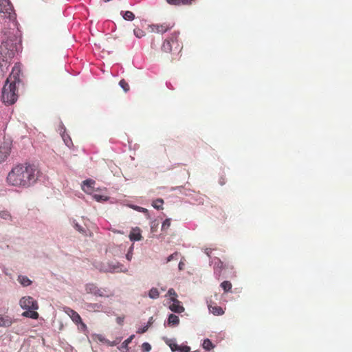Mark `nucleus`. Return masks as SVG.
I'll return each mask as SVG.
<instances>
[{
  "label": "nucleus",
  "instance_id": "obj_20",
  "mask_svg": "<svg viewBox=\"0 0 352 352\" xmlns=\"http://www.w3.org/2000/svg\"><path fill=\"white\" fill-rule=\"evenodd\" d=\"M22 313V316L32 319H37L38 318V314L36 310H32V309H26Z\"/></svg>",
  "mask_w": 352,
  "mask_h": 352
},
{
  "label": "nucleus",
  "instance_id": "obj_29",
  "mask_svg": "<svg viewBox=\"0 0 352 352\" xmlns=\"http://www.w3.org/2000/svg\"><path fill=\"white\" fill-rule=\"evenodd\" d=\"M130 207L136 211L145 213L148 216V217H149L148 211L146 208H142V207H140L138 206H135V205H131V206H130Z\"/></svg>",
  "mask_w": 352,
  "mask_h": 352
},
{
  "label": "nucleus",
  "instance_id": "obj_25",
  "mask_svg": "<svg viewBox=\"0 0 352 352\" xmlns=\"http://www.w3.org/2000/svg\"><path fill=\"white\" fill-rule=\"evenodd\" d=\"M148 297L151 299H157L159 298L160 296V292L158 291V289L155 287H152L149 291H148Z\"/></svg>",
  "mask_w": 352,
  "mask_h": 352
},
{
  "label": "nucleus",
  "instance_id": "obj_41",
  "mask_svg": "<svg viewBox=\"0 0 352 352\" xmlns=\"http://www.w3.org/2000/svg\"><path fill=\"white\" fill-rule=\"evenodd\" d=\"M178 256H179V254L178 252H174L173 254H170V256H168L166 258V263L168 262H170L173 260H177L178 259Z\"/></svg>",
  "mask_w": 352,
  "mask_h": 352
},
{
  "label": "nucleus",
  "instance_id": "obj_40",
  "mask_svg": "<svg viewBox=\"0 0 352 352\" xmlns=\"http://www.w3.org/2000/svg\"><path fill=\"white\" fill-rule=\"evenodd\" d=\"M133 245H132L129 250H128V252L127 254H126V258L129 261H131V259H132V256H133Z\"/></svg>",
  "mask_w": 352,
  "mask_h": 352
},
{
  "label": "nucleus",
  "instance_id": "obj_33",
  "mask_svg": "<svg viewBox=\"0 0 352 352\" xmlns=\"http://www.w3.org/2000/svg\"><path fill=\"white\" fill-rule=\"evenodd\" d=\"M134 337H135V335H131L126 340H125L122 343V349H127L129 344L132 341V340L134 338Z\"/></svg>",
  "mask_w": 352,
  "mask_h": 352
},
{
  "label": "nucleus",
  "instance_id": "obj_36",
  "mask_svg": "<svg viewBox=\"0 0 352 352\" xmlns=\"http://www.w3.org/2000/svg\"><path fill=\"white\" fill-rule=\"evenodd\" d=\"M170 348L171 349L172 351H176L179 349V345H178L177 343H175V340H170V342L168 344Z\"/></svg>",
  "mask_w": 352,
  "mask_h": 352
},
{
  "label": "nucleus",
  "instance_id": "obj_37",
  "mask_svg": "<svg viewBox=\"0 0 352 352\" xmlns=\"http://www.w3.org/2000/svg\"><path fill=\"white\" fill-rule=\"evenodd\" d=\"M142 350L144 352H149L151 350V346L148 342H144L142 344Z\"/></svg>",
  "mask_w": 352,
  "mask_h": 352
},
{
  "label": "nucleus",
  "instance_id": "obj_22",
  "mask_svg": "<svg viewBox=\"0 0 352 352\" xmlns=\"http://www.w3.org/2000/svg\"><path fill=\"white\" fill-rule=\"evenodd\" d=\"M208 309L210 312L212 313L214 316H221L224 314L223 309L219 306H212L208 305Z\"/></svg>",
  "mask_w": 352,
  "mask_h": 352
},
{
  "label": "nucleus",
  "instance_id": "obj_52",
  "mask_svg": "<svg viewBox=\"0 0 352 352\" xmlns=\"http://www.w3.org/2000/svg\"><path fill=\"white\" fill-rule=\"evenodd\" d=\"M118 344V342L116 341H113V342H110V344H108L109 346H115Z\"/></svg>",
  "mask_w": 352,
  "mask_h": 352
},
{
  "label": "nucleus",
  "instance_id": "obj_24",
  "mask_svg": "<svg viewBox=\"0 0 352 352\" xmlns=\"http://www.w3.org/2000/svg\"><path fill=\"white\" fill-rule=\"evenodd\" d=\"M86 307L88 309L94 311H100L103 307L100 303H87Z\"/></svg>",
  "mask_w": 352,
  "mask_h": 352
},
{
  "label": "nucleus",
  "instance_id": "obj_10",
  "mask_svg": "<svg viewBox=\"0 0 352 352\" xmlns=\"http://www.w3.org/2000/svg\"><path fill=\"white\" fill-rule=\"evenodd\" d=\"M170 301L173 302L172 305L169 306L170 311L177 314H180L184 311V307L180 305V301H179L176 298H171Z\"/></svg>",
  "mask_w": 352,
  "mask_h": 352
},
{
  "label": "nucleus",
  "instance_id": "obj_17",
  "mask_svg": "<svg viewBox=\"0 0 352 352\" xmlns=\"http://www.w3.org/2000/svg\"><path fill=\"white\" fill-rule=\"evenodd\" d=\"M153 31L157 33H164L169 30L172 27L168 25H153L151 26Z\"/></svg>",
  "mask_w": 352,
  "mask_h": 352
},
{
  "label": "nucleus",
  "instance_id": "obj_4",
  "mask_svg": "<svg viewBox=\"0 0 352 352\" xmlns=\"http://www.w3.org/2000/svg\"><path fill=\"white\" fill-rule=\"evenodd\" d=\"M21 73V65L15 64L12 67L10 76L7 78L6 83H14L15 85H19L22 81L20 78Z\"/></svg>",
  "mask_w": 352,
  "mask_h": 352
},
{
  "label": "nucleus",
  "instance_id": "obj_16",
  "mask_svg": "<svg viewBox=\"0 0 352 352\" xmlns=\"http://www.w3.org/2000/svg\"><path fill=\"white\" fill-rule=\"evenodd\" d=\"M96 182L91 179H86L82 182V189L86 192H90V190L94 188Z\"/></svg>",
  "mask_w": 352,
  "mask_h": 352
},
{
  "label": "nucleus",
  "instance_id": "obj_1",
  "mask_svg": "<svg viewBox=\"0 0 352 352\" xmlns=\"http://www.w3.org/2000/svg\"><path fill=\"white\" fill-rule=\"evenodd\" d=\"M38 173V171L34 165L20 164L10 171L7 181L12 186L27 188L36 182Z\"/></svg>",
  "mask_w": 352,
  "mask_h": 352
},
{
  "label": "nucleus",
  "instance_id": "obj_45",
  "mask_svg": "<svg viewBox=\"0 0 352 352\" xmlns=\"http://www.w3.org/2000/svg\"><path fill=\"white\" fill-rule=\"evenodd\" d=\"M167 294L168 296H175V297H177V294H176L175 291L174 290V289L173 288H170L167 292Z\"/></svg>",
  "mask_w": 352,
  "mask_h": 352
},
{
  "label": "nucleus",
  "instance_id": "obj_6",
  "mask_svg": "<svg viewBox=\"0 0 352 352\" xmlns=\"http://www.w3.org/2000/svg\"><path fill=\"white\" fill-rule=\"evenodd\" d=\"M19 305L21 309H32V310H37L38 305L37 302L31 296H24L20 299Z\"/></svg>",
  "mask_w": 352,
  "mask_h": 352
},
{
  "label": "nucleus",
  "instance_id": "obj_39",
  "mask_svg": "<svg viewBox=\"0 0 352 352\" xmlns=\"http://www.w3.org/2000/svg\"><path fill=\"white\" fill-rule=\"evenodd\" d=\"M94 198L96 201H97L98 202L102 201H107L108 199L107 197H104L103 195H97V194L94 195Z\"/></svg>",
  "mask_w": 352,
  "mask_h": 352
},
{
  "label": "nucleus",
  "instance_id": "obj_35",
  "mask_svg": "<svg viewBox=\"0 0 352 352\" xmlns=\"http://www.w3.org/2000/svg\"><path fill=\"white\" fill-rule=\"evenodd\" d=\"M170 226V219H166L162 225V230H167Z\"/></svg>",
  "mask_w": 352,
  "mask_h": 352
},
{
  "label": "nucleus",
  "instance_id": "obj_9",
  "mask_svg": "<svg viewBox=\"0 0 352 352\" xmlns=\"http://www.w3.org/2000/svg\"><path fill=\"white\" fill-rule=\"evenodd\" d=\"M109 273H116V272H124L126 273L128 270L126 267H124L123 265L120 263L116 262H109Z\"/></svg>",
  "mask_w": 352,
  "mask_h": 352
},
{
  "label": "nucleus",
  "instance_id": "obj_51",
  "mask_svg": "<svg viewBox=\"0 0 352 352\" xmlns=\"http://www.w3.org/2000/svg\"><path fill=\"white\" fill-rule=\"evenodd\" d=\"M182 188H183V186L173 187V188H171L170 190L171 191H174V190H181Z\"/></svg>",
  "mask_w": 352,
  "mask_h": 352
},
{
  "label": "nucleus",
  "instance_id": "obj_11",
  "mask_svg": "<svg viewBox=\"0 0 352 352\" xmlns=\"http://www.w3.org/2000/svg\"><path fill=\"white\" fill-rule=\"evenodd\" d=\"M16 320L12 319L8 316L0 315V327H10Z\"/></svg>",
  "mask_w": 352,
  "mask_h": 352
},
{
  "label": "nucleus",
  "instance_id": "obj_44",
  "mask_svg": "<svg viewBox=\"0 0 352 352\" xmlns=\"http://www.w3.org/2000/svg\"><path fill=\"white\" fill-rule=\"evenodd\" d=\"M148 329V325H145L144 327H142V328H139L137 331V333H145Z\"/></svg>",
  "mask_w": 352,
  "mask_h": 352
},
{
  "label": "nucleus",
  "instance_id": "obj_5",
  "mask_svg": "<svg viewBox=\"0 0 352 352\" xmlns=\"http://www.w3.org/2000/svg\"><path fill=\"white\" fill-rule=\"evenodd\" d=\"M85 290L87 293L94 294V296H109V295H106V293L108 292V289L107 288H98L94 283L87 284L85 286Z\"/></svg>",
  "mask_w": 352,
  "mask_h": 352
},
{
  "label": "nucleus",
  "instance_id": "obj_19",
  "mask_svg": "<svg viewBox=\"0 0 352 352\" xmlns=\"http://www.w3.org/2000/svg\"><path fill=\"white\" fill-rule=\"evenodd\" d=\"M0 12H9L12 9V5L9 0H0Z\"/></svg>",
  "mask_w": 352,
  "mask_h": 352
},
{
  "label": "nucleus",
  "instance_id": "obj_34",
  "mask_svg": "<svg viewBox=\"0 0 352 352\" xmlns=\"http://www.w3.org/2000/svg\"><path fill=\"white\" fill-rule=\"evenodd\" d=\"M119 85L123 89L124 92H127L129 90V85L124 79L119 82Z\"/></svg>",
  "mask_w": 352,
  "mask_h": 352
},
{
  "label": "nucleus",
  "instance_id": "obj_23",
  "mask_svg": "<svg viewBox=\"0 0 352 352\" xmlns=\"http://www.w3.org/2000/svg\"><path fill=\"white\" fill-rule=\"evenodd\" d=\"M120 14L126 21H133L135 19V14L131 11H121Z\"/></svg>",
  "mask_w": 352,
  "mask_h": 352
},
{
  "label": "nucleus",
  "instance_id": "obj_3",
  "mask_svg": "<svg viewBox=\"0 0 352 352\" xmlns=\"http://www.w3.org/2000/svg\"><path fill=\"white\" fill-rule=\"evenodd\" d=\"M14 83H6L2 89V101L7 104H12L16 100L18 95L16 93Z\"/></svg>",
  "mask_w": 352,
  "mask_h": 352
},
{
  "label": "nucleus",
  "instance_id": "obj_31",
  "mask_svg": "<svg viewBox=\"0 0 352 352\" xmlns=\"http://www.w3.org/2000/svg\"><path fill=\"white\" fill-rule=\"evenodd\" d=\"M63 140L65 142V144L68 146L70 147L72 145V141L70 137L67 135H65L64 133L62 134Z\"/></svg>",
  "mask_w": 352,
  "mask_h": 352
},
{
  "label": "nucleus",
  "instance_id": "obj_47",
  "mask_svg": "<svg viewBox=\"0 0 352 352\" xmlns=\"http://www.w3.org/2000/svg\"><path fill=\"white\" fill-rule=\"evenodd\" d=\"M116 321H117V322H118L119 324H122L123 321H124V318H121V317H118V318H116Z\"/></svg>",
  "mask_w": 352,
  "mask_h": 352
},
{
  "label": "nucleus",
  "instance_id": "obj_18",
  "mask_svg": "<svg viewBox=\"0 0 352 352\" xmlns=\"http://www.w3.org/2000/svg\"><path fill=\"white\" fill-rule=\"evenodd\" d=\"M179 324V317L173 314H169L167 322H166V324L168 326L176 327ZM164 324L166 325V323H164Z\"/></svg>",
  "mask_w": 352,
  "mask_h": 352
},
{
  "label": "nucleus",
  "instance_id": "obj_8",
  "mask_svg": "<svg viewBox=\"0 0 352 352\" xmlns=\"http://www.w3.org/2000/svg\"><path fill=\"white\" fill-rule=\"evenodd\" d=\"M211 264L214 265V274L218 278L221 276V271L224 267L223 262L217 257H214L211 261Z\"/></svg>",
  "mask_w": 352,
  "mask_h": 352
},
{
  "label": "nucleus",
  "instance_id": "obj_28",
  "mask_svg": "<svg viewBox=\"0 0 352 352\" xmlns=\"http://www.w3.org/2000/svg\"><path fill=\"white\" fill-rule=\"evenodd\" d=\"M221 287L224 290V292H228L232 289V284L230 281L225 280L221 283Z\"/></svg>",
  "mask_w": 352,
  "mask_h": 352
},
{
  "label": "nucleus",
  "instance_id": "obj_13",
  "mask_svg": "<svg viewBox=\"0 0 352 352\" xmlns=\"http://www.w3.org/2000/svg\"><path fill=\"white\" fill-rule=\"evenodd\" d=\"M142 238L140 229L138 227L133 228L129 234V239L132 241H139Z\"/></svg>",
  "mask_w": 352,
  "mask_h": 352
},
{
  "label": "nucleus",
  "instance_id": "obj_7",
  "mask_svg": "<svg viewBox=\"0 0 352 352\" xmlns=\"http://www.w3.org/2000/svg\"><path fill=\"white\" fill-rule=\"evenodd\" d=\"M12 148V142L6 140L0 146V164L3 162L10 155Z\"/></svg>",
  "mask_w": 352,
  "mask_h": 352
},
{
  "label": "nucleus",
  "instance_id": "obj_38",
  "mask_svg": "<svg viewBox=\"0 0 352 352\" xmlns=\"http://www.w3.org/2000/svg\"><path fill=\"white\" fill-rule=\"evenodd\" d=\"M133 33H134L135 36L138 38H142V36H144L145 35L144 31H142L140 29H135L133 30Z\"/></svg>",
  "mask_w": 352,
  "mask_h": 352
},
{
  "label": "nucleus",
  "instance_id": "obj_43",
  "mask_svg": "<svg viewBox=\"0 0 352 352\" xmlns=\"http://www.w3.org/2000/svg\"><path fill=\"white\" fill-rule=\"evenodd\" d=\"M190 348L188 346H179L177 351L179 352H189Z\"/></svg>",
  "mask_w": 352,
  "mask_h": 352
},
{
  "label": "nucleus",
  "instance_id": "obj_48",
  "mask_svg": "<svg viewBox=\"0 0 352 352\" xmlns=\"http://www.w3.org/2000/svg\"><path fill=\"white\" fill-rule=\"evenodd\" d=\"M211 252H212V249L210 248H206L204 250V252L208 256H210V254H211Z\"/></svg>",
  "mask_w": 352,
  "mask_h": 352
},
{
  "label": "nucleus",
  "instance_id": "obj_46",
  "mask_svg": "<svg viewBox=\"0 0 352 352\" xmlns=\"http://www.w3.org/2000/svg\"><path fill=\"white\" fill-rule=\"evenodd\" d=\"M78 324H80V329L82 330V331H85L87 329V326L85 323L82 322V321L81 320V322H79Z\"/></svg>",
  "mask_w": 352,
  "mask_h": 352
},
{
  "label": "nucleus",
  "instance_id": "obj_42",
  "mask_svg": "<svg viewBox=\"0 0 352 352\" xmlns=\"http://www.w3.org/2000/svg\"><path fill=\"white\" fill-rule=\"evenodd\" d=\"M97 339L102 342H104L107 344H110V341L107 340L103 336L98 334L96 336Z\"/></svg>",
  "mask_w": 352,
  "mask_h": 352
},
{
  "label": "nucleus",
  "instance_id": "obj_53",
  "mask_svg": "<svg viewBox=\"0 0 352 352\" xmlns=\"http://www.w3.org/2000/svg\"><path fill=\"white\" fill-rule=\"evenodd\" d=\"M219 183H220V184H221V186H223V185L225 184V182H224V180H223V179L221 180H221H220V182H219Z\"/></svg>",
  "mask_w": 352,
  "mask_h": 352
},
{
  "label": "nucleus",
  "instance_id": "obj_27",
  "mask_svg": "<svg viewBox=\"0 0 352 352\" xmlns=\"http://www.w3.org/2000/svg\"><path fill=\"white\" fill-rule=\"evenodd\" d=\"M202 346H203V348L204 349H206V351H210L214 347V345L212 343V342L208 338H206L204 340Z\"/></svg>",
  "mask_w": 352,
  "mask_h": 352
},
{
  "label": "nucleus",
  "instance_id": "obj_21",
  "mask_svg": "<svg viewBox=\"0 0 352 352\" xmlns=\"http://www.w3.org/2000/svg\"><path fill=\"white\" fill-rule=\"evenodd\" d=\"M17 280L23 287L30 286L32 283V281L27 276L23 275L18 276Z\"/></svg>",
  "mask_w": 352,
  "mask_h": 352
},
{
  "label": "nucleus",
  "instance_id": "obj_50",
  "mask_svg": "<svg viewBox=\"0 0 352 352\" xmlns=\"http://www.w3.org/2000/svg\"><path fill=\"white\" fill-rule=\"evenodd\" d=\"M153 323V317H151L148 319V321L146 325H148V327H149Z\"/></svg>",
  "mask_w": 352,
  "mask_h": 352
},
{
  "label": "nucleus",
  "instance_id": "obj_49",
  "mask_svg": "<svg viewBox=\"0 0 352 352\" xmlns=\"http://www.w3.org/2000/svg\"><path fill=\"white\" fill-rule=\"evenodd\" d=\"M184 263L182 261H180L178 265V268L179 270H182L184 269Z\"/></svg>",
  "mask_w": 352,
  "mask_h": 352
},
{
  "label": "nucleus",
  "instance_id": "obj_14",
  "mask_svg": "<svg viewBox=\"0 0 352 352\" xmlns=\"http://www.w3.org/2000/svg\"><path fill=\"white\" fill-rule=\"evenodd\" d=\"M66 313L70 316L72 321L78 324L79 322H81V317L80 315L75 311L74 310L67 308V310L66 311Z\"/></svg>",
  "mask_w": 352,
  "mask_h": 352
},
{
  "label": "nucleus",
  "instance_id": "obj_26",
  "mask_svg": "<svg viewBox=\"0 0 352 352\" xmlns=\"http://www.w3.org/2000/svg\"><path fill=\"white\" fill-rule=\"evenodd\" d=\"M164 204V200L161 198H158L153 201L152 206L154 208L157 210L163 209L162 204Z\"/></svg>",
  "mask_w": 352,
  "mask_h": 352
},
{
  "label": "nucleus",
  "instance_id": "obj_32",
  "mask_svg": "<svg viewBox=\"0 0 352 352\" xmlns=\"http://www.w3.org/2000/svg\"><path fill=\"white\" fill-rule=\"evenodd\" d=\"M0 217L5 220H10L11 219V215H10V212L8 211H6V210L0 211Z\"/></svg>",
  "mask_w": 352,
  "mask_h": 352
},
{
  "label": "nucleus",
  "instance_id": "obj_12",
  "mask_svg": "<svg viewBox=\"0 0 352 352\" xmlns=\"http://www.w3.org/2000/svg\"><path fill=\"white\" fill-rule=\"evenodd\" d=\"M177 33L175 32L172 34V37L170 39H166L162 46V50L165 52H169L172 50V47L170 45L171 42L174 41V39L177 38Z\"/></svg>",
  "mask_w": 352,
  "mask_h": 352
},
{
  "label": "nucleus",
  "instance_id": "obj_2",
  "mask_svg": "<svg viewBox=\"0 0 352 352\" xmlns=\"http://www.w3.org/2000/svg\"><path fill=\"white\" fill-rule=\"evenodd\" d=\"M19 46L20 40L13 32L4 34L0 45V69L3 73L8 71L9 64Z\"/></svg>",
  "mask_w": 352,
  "mask_h": 352
},
{
  "label": "nucleus",
  "instance_id": "obj_15",
  "mask_svg": "<svg viewBox=\"0 0 352 352\" xmlns=\"http://www.w3.org/2000/svg\"><path fill=\"white\" fill-rule=\"evenodd\" d=\"M94 267L100 272L109 273V263L96 262L94 263Z\"/></svg>",
  "mask_w": 352,
  "mask_h": 352
},
{
  "label": "nucleus",
  "instance_id": "obj_30",
  "mask_svg": "<svg viewBox=\"0 0 352 352\" xmlns=\"http://www.w3.org/2000/svg\"><path fill=\"white\" fill-rule=\"evenodd\" d=\"M74 226L75 229L76 230H78L80 233H81L84 235H87V230L82 226H81L78 223H77V222L74 223Z\"/></svg>",
  "mask_w": 352,
  "mask_h": 352
},
{
  "label": "nucleus",
  "instance_id": "obj_54",
  "mask_svg": "<svg viewBox=\"0 0 352 352\" xmlns=\"http://www.w3.org/2000/svg\"><path fill=\"white\" fill-rule=\"evenodd\" d=\"M155 223L154 221H153V222L151 223V228H152V229L153 228V226H155V223Z\"/></svg>",
  "mask_w": 352,
  "mask_h": 352
}]
</instances>
